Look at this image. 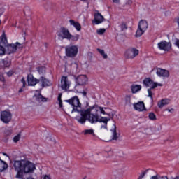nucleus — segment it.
Wrapping results in <instances>:
<instances>
[{"mask_svg": "<svg viewBox=\"0 0 179 179\" xmlns=\"http://www.w3.org/2000/svg\"><path fill=\"white\" fill-rule=\"evenodd\" d=\"M43 179H52V177L50 174L43 175Z\"/></svg>", "mask_w": 179, "mask_h": 179, "instance_id": "nucleus-39", "label": "nucleus"}, {"mask_svg": "<svg viewBox=\"0 0 179 179\" xmlns=\"http://www.w3.org/2000/svg\"><path fill=\"white\" fill-rule=\"evenodd\" d=\"M134 108L136 111H145V110H146V108H145V103H143V102H138L137 103H134Z\"/></svg>", "mask_w": 179, "mask_h": 179, "instance_id": "nucleus-20", "label": "nucleus"}, {"mask_svg": "<svg viewBox=\"0 0 179 179\" xmlns=\"http://www.w3.org/2000/svg\"><path fill=\"white\" fill-rule=\"evenodd\" d=\"M3 156H8V155L5 152L3 153Z\"/></svg>", "mask_w": 179, "mask_h": 179, "instance_id": "nucleus-50", "label": "nucleus"}, {"mask_svg": "<svg viewBox=\"0 0 179 179\" xmlns=\"http://www.w3.org/2000/svg\"><path fill=\"white\" fill-rule=\"evenodd\" d=\"M170 104L169 99H163L157 102V107L159 108H163L164 106H169Z\"/></svg>", "mask_w": 179, "mask_h": 179, "instance_id": "nucleus-21", "label": "nucleus"}, {"mask_svg": "<svg viewBox=\"0 0 179 179\" xmlns=\"http://www.w3.org/2000/svg\"><path fill=\"white\" fill-rule=\"evenodd\" d=\"M79 52L78 45H69L65 47V55L68 58H75Z\"/></svg>", "mask_w": 179, "mask_h": 179, "instance_id": "nucleus-6", "label": "nucleus"}, {"mask_svg": "<svg viewBox=\"0 0 179 179\" xmlns=\"http://www.w3.org/2000/svg\"><path fill=\"white\" fill-rule=\"evenodd\" d=\"M40 83L38 79H36L33 76V74H28L27 76V83L28 86H36V83Z\"/></svg>", "mask_w": 179, "mask_h": 179, "instance_id": "nucleus-15", "label": "nucleus"}, {"mask_svg": "<svg viewBox=\"0 0 179 179\" xmlns=\"http://www.w3.org/2000/svg\"><path fill=\"white\" fill-rule=\"evenodd\" d=\"M0 24H1V20H0Z\"/></svg>", "mask_w": 179, "mask_h": 179, "instance_id": "nucleus-52", "label": "nucleus"}, {"mask_svg": "<svg viewBox=\"0 0 179 179\" xmlns=\"http://www.w3.org/2000/svg\"><path fill=\"white\" fill-rule=\"evenodd\" d=\"M23 47V45L19 43L18 42L15 43V44H10L6 46L5 50L6 54H13V52H16L17 50H20Z\"/></svg>", "mask_w": 179, "mask_h": 179, "instance_id": "nucleus-8", "label": "nucleus"}, {"mask_svg": "<svg viewBox=\"0 0 179 179\" xmlns=\"http://www.w3.org/2000/svg\"><path fill=\"white\" fill-rule=\"evenodd\" d=\"M96 33L99 36H101L102 34H104V33H106V29H104V28L99 29L96 30Z\"/></svg>", "mask_w": 179, "mask_h": 179, "instance_id": "nucleus-37", "label": "nucleus"}, {"mask_svg": "<svg viewBox=\"0 0 179 179\" xmlns=\"http://www.w3.org/2000/svg\"><path fill=\"white\" fill-rule=\"evenodd\" d=\"M62 97V94H59L58 95L57 101L59 102V106L60 108H62V100L61 99Z\"/></svg>", "mask_w": 179, "mask_h": 179, "instance_id": "nucleus-38", "label": "nucleus"}, {"mask_svg": "<svg viewBox=\"0 0 179 179\" xmlns=\"http://www.w3.org/2000/svg\"><path fill=\"white\" fill-rule=\"evenodd\" d=\"M165 111H168V113H170L171 114H173L174 113V108H166L165 109Z\"/></svg>", "mask_w": 179, "mask_h": 179, "instance_id": "nucleus-40", "label": "nucleus"}, {"mask_svg": "<svg viewBox=\"0 0 179 179\" xmlns=\"http://www.w3.org/2000/svg\"><path fill=\"white\" fill-rule=\"evenodd\" d=\"M146 174V172H143L139 176L138 179H142L143 177H145V175Z\"/></svg>", "mask_w": 179, "mask_h": 179, "instance_id": "nucleus-41", "label": "nucleus"}, {"mask_svg": "<svg viewBox=\"0 0 179 179\" xmlns=\"http://www.w3.org/2000/svg\"><path fill=\"white\" fill-rule=\"evenodd\" d=\"M4 12H5V10L3 8L0 7V16H2Z\"/></svg>", "mask_w": 179, "mask_h": 179, "instance_id": "nucleus-42", "label": "nucleus"}, {"mask_svg": "<svg viewBox=\"0 0 179 179\" xmlns=\"http://www.w3.org/2000/svg\"><path fill=\"white\" fill-rule=\"evenodd\" d=\"M20 138H22V134L19 133L13 138V142H15V143H17V142L20 141Z\"/></svg>", "mask_w": 179, "mask_h": 179, "instance_id": "nucleus-34", "label": "nucleus"}, {"mask_svg": "<svg viewBox=\"0 0 179 179\" xmlns=\"http://www.w3.org/2000/svg\"><path fill=\"white\" fill-rule=\"evenodd\" d=\"M83 96H86V92H83Z\"/></svg>", "mask_w": 179, "mask_h": 179, "instance_id": "nucleus-49", "label": "nucleus"}, {"mask_svg": "<svg viewBox=\"0 0 179 179\" xmlns=\"http://www.w3.org/2000/svg\"><path fill=\"white\" fill-rule=\"evenodd\" d=\"M162 179H169V178H167V176H162Z\"/></svg>", "mask_w": 179, "mask_h": 179, "instance_id": "nucleus-48", "label": "nucleus"}, {"mask_svg": "<svg viewBox=\"0 0 179 179\" xmlns=\"http://www.w3.org/2000/svg\"><path fill=\"white\" fill-rule=\"evenodd\" d=\"M138 28L144 30V31H146L148 29V22L145 20H142L138 23Z\"/></svg>", "mask_w": 179, "mask_h": 179, "instance_id": "nucleus-23", "label": "nucleus"}, {"mask_svg": "<svg viewBox=\"0 0 179 179\" xmlns=\"http://www.w3.org/2000/svg\"><path fill=\"white\" fill-rule=\"evenodd\" d=\"M79 38H80V35L76 34L74 35H72L71 33L69 35V38L67 40L69 41H72L73 43H76V41H79Z\"/></svg>", "mask_w": 179, "mask_h": 179, "instance_id": "nucleus-22", "label": "nucleus"}, {"mask_svg": "<svg viewBox=\"0 0 179 179\" xmlns=\"http://www.w3.org/2000/svg\"><path fill=\"white\" fill-rule=\"evenodd\" d=\"M139 55V50L136 49L134 47H131L126 50L124 52V56L126 59H134L136 57Z\"/></svg>", "mask_w": 179, "mask_h": 179, "instance_id": "nucleus-7", "label": "nucleus"}, {"mask_svg": "<svg viewBox=\"0 0 179 179\" xmlns=\"http://www.w3.org/2000/svg\"><path fill=\"white\" fill-rule=\"evenodd\" d=\"M112 132H113L112 139H113V141H117V139H118V135L117 134V129H115V125H114V129L112 130Z\"/></svg>", "mask_w": 179, "mask_h": 179, "instance_id": "nucleus-33", "label": "nucleus"}, {"mask_svg": "<svg viewBox=\"0 0 179 179\" xmlns=\"http://www.w3.org/2000/svg\"><path fill=\"white\" fill-rule=\"evenodd\" d=\"M80 71V66L76 63H72L70 66L66 68V72L71 73V75H75Z\"/></svg>", "mask_w": 179, "mask_h": 179, "instance_id": "nucleus-11", "label": "nucleus"}, {"mask_svg": "<svg viewBox=\"0 0 179 179\" xmlns=\"http://www.w3.org/2000/svg\"><path fill=\"white\" fill-rule=\"evenodd\" d=\"M124 101H125L126 104L129 106V104H131V96L130 95H126L125 97H124Z\"/></svg>", "mask_w": 179, "mask_h": 179, "instance_id": "nucleus-36", "label": "nucleus"}, {"mask_svg": "<svg viewBox=\"0 0 179 179\" xmlns=\"http://www.w3.org/2000/svg\"><path fill=\"white\" fill-rule=\"evenodd\" d=\"M103 22H104V17L99 13H96L94 15V23H95V24H100L103 23Z\"/></svg>", "mask_w": 179, "mask_h": 179, "instance_id": "nucleus-18", "label": "nucleus"}, {"mask_svg": "<svg viewBox=\"0 0 179 179\" xmlns=\"http://www.w3.org/2000/svg\"><path fill=\"white\" fill-rule=\"evenodd\" d=\"M70 34L71 32L69 31V29L62 27L57 32V36L59 40H68Z\"/></svg>", "mask_w": 179, "mask_h": 179, "instance_id": "nucleus-9", "label": "nucleus"}, {"mask_svg": "<svg viewBox=\"0 0 179 179\" xmlns=\"http://www.w3.org/2000/svg\"><path fill=\"white\" fill-rule=\"evenodd\" d=\"M69 23L70 26H73V27H74L77 31H80V30H82V25H80V23L73 20H70Z\"/></svg>", "mask_w": 179, "mask_h": 179, "instance_id": "nucleus-19", "label": "nucleus"}, {"mask_svg": "<svg viewBox=\"0 0 179 179\" xmlns=\"http://www.w3.org/2000/svg\"><path fill=\"white\" fill-rule=\"evenodd\" d=\"M156 75H157L159 78H169V76H170V72L169 70L157 68L156 70Z\"/></svg>", "mask_w": 179, "mask_h": 179, "instance_id": "nucleus-14", "label": "nucleus"}, {"mask_svg": "<svg viewBox=\"0 0 179 179\" xmlns=\"http://www.w3.org/2000/svg\"><path fill=\"white\" fill-rule=\"evenodd\" d=\"M0 80H1V82H3L5 80V78H3V76H0Z\"/></svg>", "mask_w": 179, "mask_h": 179, "instance_id": "nucleus-45", "label": "nucleus"}, {"mask_svg": "<svg viewBox=\"0 0 179 179\" xmlns=\"http://www.w3.org/2000/svg\"><path fill=\"white\" fill-rule=\"evenodd\" d=\"M171 43L166 41H162L157 43V48L161 51H164L165 52H169V51L171 50Z\"/></svg>", "mask_w": 179, "mask_h": 179, "instance_id": "nucleus-10", "label": "nucleus"}, {"mask_svg": "<svg viewBox=\"0 0 179 179\" xmlns=\"http://www.w3.org/2000/svg\"><path fill=\"white\" fill-rule=\"evenodd\" d=\"M78 85L83 86L87 83V76L86 75H80L76 78Z\"/></svg>", "mask_w": 179, "mask_h": 179, "instance_id": "nucleus-16", "label": "nucleus"}, {"mask_svg": "<svg viewBox=\"0 0 179 179\" xmlns=\"http://www.w3.org/2000/svg\"><path fill=\"white\" fill-rule=\"evenodd\" d=\"M143 33H145V30L138 27L136 32L135 37L139 38L142 36V34H143Z\"/></svg>", "mask_w": 179, "mask_h": 179, "instance_id": "nucleus-31", "label": "nucleus"}, {"mask_svg": "<svg viewBox=\"0 0 179 179\" xmlns=\"http://www.w3.org/2000/svg\"><path fill=\"white\" fill-rule=\"evenodd\" d=\"M1 120L4 124H9L12 120V113L8 110H4L1 113Z\"/></svg>", "mask_w": 179, "mask_h": 179, "instance_id": "nucleus-13", "label": "nucleus"}, {"mask_svg": "<svg viewBox=\"0 0 179 179\" xmlns=\"http://www.w3.org/2000/svg\"><path fill=\"white\" fill-rule=\"evenodd\" d=\"M13 166L17 172L16 178L22 179L23 174H33L36 171V164L27 159L15 161Z\"/></svg>", "mask_w": 179, "mask_h": 179, "instance_id": "nucleus-2", "label": "nucleus"}, {"mask_svg": "<svg viewBox=\"0 0 179 179\" xmlns=\"http://www.w3.org/2000/svg\"><path fill=\"white\" fill-rule=\"evenodd\" d=\"M66 103H69L70 106L72 107L71 113H78L80 115L76 117V121L79 122V124H85L86 119L90 115L86 113L87 110L90 109V107L85 110H82V103L79 101V98L78 96H73L69 100H65Z\"/></svg>", "mask_w": 179, "mask_h": 179, "instance_id": "nucleus-3", "label": "nucleus"}, {"mask_svg": "<svg viewBox=\"0 0 179 179\" xmlns=\"http://www.w3.org/2000/svg\"><path fill=\"white\" fill-rule=\"evenodd\" d=\"M39 82H41L43 87H45V86H51V82L44 77H41Z\"/></svg>", "mask_w": 179, "mask_h": 179, "instance_id": "nucleus-24", "label": "nucleus"}, {"mask_svg": "<svg viewBox=\"0 0 179 179\" xmlns=\"http://www.w3.org/2000/svg\"><path fill=\"white\" fill-rule=\"evenodd\" d=\"M113 2L114 3H118V2H120V0H113Z\"/></svg>", "mask_w": 179, "mask_h": 179, "instance_id": "nucleus-46", "label": "nucleus"}, {"mask_svg": "<svg viewBox=\"0 0 179 179\" xmlns=\"http://www.w3.org/2000/svg\"><path fill=\"white\" fill-rule=\"evenodd\" d=\"M8 76H12V75H13V71H10L6 73Z\"/></svg>", "mask_w": 179, "mask_h": 179, "instance_id": "nucleus-43", "label": "nucleus"}, {"mask_svg": "<svg viewBox=\"0 0 179 179\" xmlns=\"http://www.w3.org/2000/svg\"><path fill=\"white\" fill-rule=\"evenodd\" d=\"M71 86H72V80L68 76H63L61 78L60 83L59 84V89L62 92H68Z\"/></svg>", "mask_w": 179, "mask_h": 179, "instance_id": "nucleus-5", "label": "nucleus"}, {"mask_svg": "<svg viewBox=\"0 0 179 179\" xmlns=\"http://www.w3.org/2000/svg\"><path fill=\"white\" fill-rule=\"evenodd\" d=\"M20 82L22 85V87L19 90L18 92L22 93L23 90H24V88L26 87V85H27L26 78H24V77H22Z\"/></svg>", "mask_w": 179, "mask_h": 179, "instance_id": "nucleus-30", "label": "nucleus"}, {"mask_svg": "<svg viewBox=\"0 0 179 179\" xmlns=\"http://www.w3.org/2000/svg\"><path fill=\"white\" fill-rule=\"evenodd\" d=\"M82 134L83 135H92L93 136H94V129H85L82 131Z\"/></svg>", "mask_w": 179, "mask_h": 179, "instance_id": "nucleus-28", "label": "nucleus"}, {"mask_svg": "<svg viewBox=\"0 0 179 179\" xmlns=\"http://www.w3.org/2000/svg\"><path fill=\"white\" fill-rule=\"evenodd\" d=\"M96 50L98 51V52H99L100 55H101L103 59H107L108 58V55H107V53H106V51H104V50L98 48L96 49Z\"/></svg>", "mask_w": 179, "mask_h": 179, "instance_id": "nucleus-29", "label": "nucleus"}, {"mask_svg": "<svg viewBox=\"0 0 179 179\" xmlns=\"http://www.w3.org/2000/svg\"><path fill=\"white\" fill-rule=\"evenodd\" d=\"M34 99L36 100V101H43V103L47 102V98L43 96L40 93V91H36L35 94L34 95Z\"/></svg>", "mask_w": 179, "mask_h": 179, "instance_id": "nucleus-17", "label": "nucleus"}, {"mask_svg": "<svg viewBox=\"0 0 179 179\" xmlns=\"http://www.w3.org/2000/svg\"><path fill=\"white\" fill-rule=\"evenodd\" d=\"M108 108L99 106L94 105L90 107V109L85 111V113L89 114L86 118V121H88L90 124H97V122H103V125L101 126V129H107V124L108 121H110L111 118L108 117H102L99 115H108L110 113L107 111Z\"/></svg>", "mask_w": 179, "mask_h": 179, "instance_id": "nucleus-1", "label": "nucleus"}, {"mask_svg": "<svg viewBox=\"0 0 179 179\" xmlns=\"http://www.w3.org/2000/svg\"><path fill=\"white\" fill-rule=\"evenodd\" d=\"M10 59H4L0 61L1 66H3V68H9L10 66Z\"/></svg>", "mask_w": 179, "mask_h": 179, "instance_id": "nucleus-25", "label": "nucleus"}, {"mask_svg": "<svg viewBox=\"0 0 179 179\" xmlns=\"http://www.w3.org/2000/svg\"><path fill=\"white\" fill-rule=\"evenodd\" d=\"M132 93H138V92H141L142 90V86L141 85H133L131 87Z\"/></svg>", "mask_w": 179, "mask_h": 179, "instance_id": "nucleus-26", "label": "nucleus"}, {"mask_svg": "<svg viewBox=\"0 0 179 179\" xmlns=\"http://www.w3.org/2000/svg\"><path fill=\"white\" fill-rule=\"evenodd\" d=\"M83 179H86V176L83 178Z\"/></svg>", "mask_w": 179, "mask_h": 179, "instance_id": "nucleus-51", "label": "nucleus"}, {"mask_svg": "<svg viewBox=\"0 0 179 179\" xmlns=\"http://www.w3.org/2000/svg\"><path fill=\"white\" fill-rule=\"evenodd\" d=\"M6 44H8V39L5 31H3L2 35L0 36V55H5V48L2 45H6Z\"/></svg>", "mask_w": 179, "mask_h": 179, "instance_id": "nucleus-12", "label": "nucleus"}, {"mask_svg": "<svg viewBox=\"0 0 179 179\" xmlns=\"http://www.w3.org/2000/svg\"><path fill=\"white\" fill-rule=\"evenodd\" d=\"M143 85L146 86V87H150V89H148V97H150L151 99V101H153V95L155 93H153V89H156L158 86H163V84L155 82L152 80L150 78H145L143 80Z\"/></svg>", "mask_w": 179, "mask_h": 179, "instance_id": "nucleus-4", "label": "nucleus"}, {"mask_svg": "<svg viewBox=\"0 0 179 179\" xmlns=\"http://www.w3.org/2000/svg\"><path fill=\"white\" fill-rule=\"evenodd\" d=\"M175 45H176V47H178V48L179 49V40H177V41L175 42Z\"/></svg>", "mask_w": 179, "mask_h": 179, "instance_id": "nucleus-44", "label": "nucleus"}, {"mask_svg": "<svg viewBox=\"0 0 179 179\" xmlns=\"http://www.w3.org/2000/svg\"><path fill=\"white\" fill-rule=\"evenodd\" d=\"M150 179H159V178H157L156 176H154Z\"/></svg>", "mask_w": 179, "mask_h": 179, "instance_id": "nucleus-47", "label": "nucleus"}, {"mask_svg": "<svg viewBox=\"0 0 179 179\" xmlns=\"http://www.w3.org/2000/svg\"><path fill=\"white\" fill-rule=\"evenodd\" d=\"M8 169V164L5 162V161L1 159L0 158V172L4 171Z\"/></svg>", "mask_w": 179, "mask_h": 179, "instance_id": "nucleus-27", "label": "nucleus"}, {"mask_svg": "<svg viewBox=\"0 0 179 179\" xmlns=\"http://www.w3.org/2000/svg\"><path fill=\"white\" fill-rule=\"evenodd\" d=\"M148 118L149 120H150L151 121H156V115H155L154 113H150L148 114Z\"/></svg>", "mask_w": 179, "mask_h": 179, "instance_id": "nucleus-35", "label": "nucleus"}, {"mask_svg": "<svg viewBox=\"0 0 179 179\" xmlns=\"http://www.w3.org/2000/svg\"><path fill=\"white\" fill-rule=\"evenodd\" d=\"M118 28L120 31H124L127 30V29H128V27L127 26V24H125V22H122L120 24Z\"/></svg>", "mask_w": 179, "mask_h": 179, "instance_id": "nucleus-32", "label": "nucleus"}]
</instances>
